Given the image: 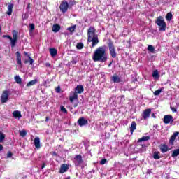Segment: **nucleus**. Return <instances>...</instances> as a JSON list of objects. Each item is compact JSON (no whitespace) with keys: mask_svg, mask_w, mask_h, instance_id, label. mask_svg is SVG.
Listing matches in <instances>:
<instances>
[{"mask_svg":"<svg viewBox=\"0 0 179 179\" xmlns=\"http://www.w3.org/2000/svg\"><path fill=\"white\" fill-rule=\"evenodd\" d=\"M5 139V134L0 133V142H2Z\"/></svg>","mask_w":179,"mask_h":179,"instance_id":"obj_42","label":"nucleus"},{"mask_svg":"<svg viewBox=\"0 0 179 179\" xmlns=\"http://www.w3.org/2000/svg\"><path fill=\"white\" fill-rule=\"evenodd\" d=\"M159 149L162 153H166V152H169V146L166 144L161 145L159 146Z\"/></svg>","mask_w":179,"mask_h":179,"instance_id":"obj_20","label":"nucleus"},{"mask_svg":"<svg viewBox=\"0 0 179 179\" xmlns=\"http://www.w3.org/2000/svg\"><path fill=\"white\" fill-rule=\"evenodd\" d=\"M112 80L114 83H120V82H121V78L117 75H115L112 77Z\"/></svg>","mask_w":179,"mask_h":179,"instance_id":"obj_23","label":"nucleus"},{"mask_svg":"<svg viewBox=\"0 0 179 179\" xmlns=\"http://www.w3.org/2000/svg\"><path fill=\"white\" fill-rule=\"evenodd\" d=\"M12 152L10 151H9L8 153H7V157L8 158H10L12 157Z\"/></svg>","mask_w":179,"mask_h":179,"instance_id":"obj_45","label":"nucleus"},{"mask_svg":"<svg viewBox=\"0 0 179 179\" xmlns=\"http://www.w3.org/2000/svg\"><path fill=\"white\" fill-rule=\"evenodd\" d=\"M34 145L36 149H40L41 148V145H40V138L36 137L34 139Z\"/></svg>","mask_w":179,"mask_h":179,"instance_id":"obj_17","label":"nucleus"},{"mask_svg":"<svg viewBox=\"0 0 179 179\" xmlns=\"http://www.w3.org/2000/svg\"><path fill=\"white\" fill-rule=\"evenodd\" d=\"M15 80L17 83L20 84L22 83V78L19 76H16L15 77Z\"/></svg>","mask_w":179,"mask_h":179,"instance_id":"obj_36","label":"nucleus"},{"mask_svg":"<svg viewBox=\"0 0 179 179\" xmlns=\"http://www.w3.org/2000/svg\"><path fill=\"white\" fill-rule=\"evenodd\" d=\"M135 129H136V122H135V121H133L130 127V131L131 135L132 134H134V131H135Z\"/></svg>","mask_w":179,"mask_h":179,"instance_id":"obj_22","label":"nucleus"},{"mask_svg":"<svg viewBox=\"0 0 179 179\" xmlns=\"http://www.w3.org/2000/svg\"><path fill=\"white\" fill-rule=\"evenodd\" d=\"M106 163H107V159H102L100 162L99 164H101V166H103V164H106Z\"/></svg>","mask_w":179,"mask_h":179,"instance_id":"obj_40","label":"nucleus"},{"mask_svg":"<svg viewBox=\"0 0 179 179\" xmlns=\"http://www.w3.org/2000/svg\"><path fill=\"white\" fill-rule=\"evenodd\" d=\"M179 155V148L174 150L172 153V157H177Z\"/></svg>","mask_w":179,"mask_h":179,"instance_id":"obj_31","label":"nucleus"},{"mask_svg":"<svg viewBox=\"0 0 179 179\" xmlns=\"http://www.w3.org/2000/svg\"><path fill=\"white\" fill-rule=\"evenodd\" d=\"M20 136H23V130L20 131Z\"/></svg>","mask_w":179,"mask_h":179,"instance_id":"obj_51","label":"nucleus"},{"mask_svg":"<svg viewBox=\"0 0 179 179\" xmlns=\"http://www.w3.org/2000/svg\"><path fill=\"white\" fill-rule=\"evenodd\" d=\"M151 117H152V118H156V115H155V113H152V115H151Z\"/></svg>","mask_w":179,"mask_h":179,"instance_id":"obj_55","label":"nucleus"},{"mask_svg":"<svg viewBox=\"0 0 179 179\" xmlns=\"http://www.w3.org/2000/svg\"><path fill=\"white\" fill-rule=\"evenodd\" d=\"M149 139H150V137L149 136H143L142 138L138 139V142H146V141H149Z\"/></svg>","mask_w":179,"mask_h":179,"instance_id":"obj_29","label":"nucleus"},{"mask_svg":"<svg viewBox=\"0 0 179 179\" xmlns=\"http://www.w3.org/2000/svg\"><path fill=\"white\" fill-rule=\"evenodd\" d=\"M69 8V4L68 1H62L59 6L60 12L62 13H66L68 12V9Z\"/></svg>","mask_w":179,"mask_h":179,"instance_id":"obj_6","label":"nucleus"},{"mask_svg":"<svg viewBox=\"0 0 179 179\" xmlns=\"http://www.w3.org/2000/svg\"><path fill=\"white\" fill-rule=\"evenodd\" d=\"M13 10V4L8 3L7 15H8V16H10V15H12Z\"/></svg>","mask_w":179,"mask_h":179,"instance_id":"obj_21","label":"nucleus"},{"mask_svg":"<svg viewBox=\"0 0 179 179\" xmlns=\"http://www.w3.org/2000/svg\"><path fill=\"white\" fill-rule=\"evenodd\" d=\"M155 24L159 26V31H166V27H167V24L164 22V18L163 16H159L155 20Z\"/></svg>","mask_w":179,"mask_h":179,"instance_id":"obj_2","label":"nucleus"},{"mask_svg":"<svg viewBox=\"0 0 179 179\" xmlns=\"http://www.w3.org/2000/svg\"><path fill=\"white\" fill-rule=\"evenodd\" d=\"M67 30H69L70 33H73L75 30H76V25H73L70 27H68Z\"/></svg>","mask_w":179,"mask_h":179,"instance_id":"obj_30","label":"nucleus"},{"mask_svg":"<svg viewBox=\"0 0 179 179\" xmlns=\"http://www.w3.org/2000/svg\"><path fill=\"white\" fill-rule=\"evenodd\" d=\"M1 33H2V28L0 26V34H1Z\"/></svg>","mask_w":179,"mask_h":179,"instance_id":"obj_58","label":"nucleus"},{"mask_svg":"<svg viewBox=\"0 0 179 179\" xmlns=\"http://www.w3.org/2000/svg\"><path fill=\"white\" fill-rule=\"evenodd\" d=\"M8 100H9V91L6 90V91H3L1 94V101L2 103H7Z\"/></svg>","mask_w":179,"mask_h":179,"instance_id":"obj_7","label":"nucleus"},{"mask_svg":"<svg viewBox=\"0 0 179 179\" xmlns=\"http://www.w3.org/2000/svg\"><path fill=\"white\" fill-rule=\"evenodd\" d=\"M52 30L54 33H58L61 30V25L55 24L52 27Z\"/></svg>","mask_w":179,"mask_h":179,"instance_id":"obj_19","label":"nucleus"},{"mask_svg":"<svg viewBox=\"0 0 179 179\" xmlns=\"http://www.w3.org/2000/svg\"><path fill=\"white\" fill-rule=\"evenodd\" d=\"M132 1H135V0H132Z\"/></svg>","mask_w":179,"mask_h":179,"instance_id":"obj_60","label":"nucleus"},{"mask_svg":"<svg viewBox=\"0 0 179 179\" xmlns=\"http://www.w3.org/2000/svg\"><path fill=\"white\" fill-rule=\"evenodd\" d=\"M152 77L155 79H159V71L157 70H155L152 73Z\"/></svg>","mask_w":179,"mask_h":179,"instance_id":"obj_33","label":"nucleus"},{"mask_svg":"<svg viewBox=\"0 0 179 179\" xmlns=\"http://www.w3.org/2000/svg\"><path fill=\"white\" fill-rule=\"evenodd\" d=\"M173 121H174V119H173L171 115H166L164 117V124H170L171 122H173Z\"/></svg>","mask_w":179,"mask_h":179,"instance_id":"obj_12","label":"nucleus"},{"mask_svg":"<svg viewBox=\"0 0 179 179\" xmlns=\"http://www.w3.org/2000/svg\"><path fill=\"white\" fill-rule=\"evenodd\" d=\"M27 9H30V3L27 4Z\"/></svg>","mask_w":179,"mask_h":179,"instance_id":"obj_56","label":"nucleus"},{"mask_svg":"<svg viewBox=\"0 0 179 179\" xmlns=\"http://www.w3.org/2000/svg\"><path fill=\"white\" fill-rule=\"evenodd\" d=\"M50 120H51V118H50L49 116H47V117H45V122H48V121H50Z\"/></svg>","mask_w":179,"mask_h":179,"instance_id":"obj_48","label":"nucleus"},{"mask_svg":"<svg viewBox=\"0 0 179 179\" xmlns=\"http://www.w3.org/2000/svg\"><path fill=\"white\" fill-rule=\"evenodd\" d=\"M153 159H155V160H159V159H160V152H154Z\"/></svg>","mask_w":179,"mask_h":179,"instance_id":"obj_28","label":"nucleus"},{"mask_svg":"<svg viewBox=\"0 0 179 179\" xmlns=\"http://www.w3.org/2000/svg\"><path fill=\"white\" fill-rule=\"evenodd\" d=\"M45 163L43 162V164L41 166V169H45Z\"/></svg>","mask_w":179,"mask_h":179,"instance_id":"obj_50","label":"nucleus"},{"mask_svg":"<svg viewBox=\"0 0 179 179\" xmlns=\"http://www.w3.org/2000/svg\"><path fill=\"white\" fill-rule=\"evenodd\" d=\"M60 110L62 113H64V114H68V110H66V108H65L64 106H60Z\"/></svg>","mask_w":179,"mask_h":179,"instance_id":"obj_37","label":"nucleus"},{"mask_svg":"<svg viewBox=\"0 0 179 179\" xmlns=\"http://www.w3.org/2000/svg\"><path fill=\"white\" fill-rule=\"evenodd\" d=\"M50 155H52V156H58V154L55 151L50 152Z\"/></svg>","mask_w":179,"mask_h":179,"instance_id":"obj_46","label":"nucleus"},{"mask_svg":"<svg viewBox=\"0 0 179 179\" xmlns=\"http://www.w3.org/2000/svg\"><path fill=\"white\" fill-rule=\"evenodd\" d=\"M92 59L94 62H106L108 59L106 52V45L100 46L95 50Z\"/></svg>","mask_w":179,"mask_h":179,"instance_id":"obj_1","label":"nucleus"},{"mask_svg":"<svg viewBox=\"0 0 179 179\" xmlns=\"http://www.w3.org/2000/svg\"><path fill=\"white\" fill-rule=\"evenodd\" d=\"M69 3V6H73L74 5H76V1L75 0L70 1Z\"/></svg>","mask_w":179,"mask_h":179,"instance_id":"obj_41","label":"nucleus"},{"mask_svg":"<svg viewBox=\"0 0 179 179\" xmlns=\"http://www.w3.org/2000/svg\"><path fill=\"white\" fill-rule=\"evenodd\" d=\"M135 82H138V78H135L131 83H135Z\"/></svg>","mask_w":179,"mask_h":179,"instance_id":"obj_53","label":"nucleus"},{"mask_svg":"<svg viewBox=\"0 0 179 179\" xmlns=\"http://www.w3.org/2000/svg\"><path fill=\"white\" fill-rule=\"evenodd\" d=\"M162 92H163V90H162V89H159L155 91L154 96H159Z\"/></svg>","mask_w":179,"mask_h":179,"instance_id":"obj_39","label":"nucleus"},{"mask_svg":"<svg viewBox=\"0 0 179 179\" xmlns=\"http://www.w3.org/2000/svg\"><path fill=\"white\" fill-rule=\"evenodd\" d=\"M150 114H152V109L148 108L145 109L141 114V117L143 120H147L150 117Z\"/></svg>","mask_w":179,"mask_h":179,"instance_id":"obj_8","label":"nucleus"},{"mask_svg":"<svg viewBox=\"0 0 179 179\" xmlns=\"http://www.w3.org/2000/svg\"><path fill=\"white\" fill-rule=\"evenodd\" d=\"M77 122L79 127H85V125H87V124H89V122L87 120L85 119V117H80Z\"/></svg>","mask_w":179,"mask_h":179,"instance_id":"obj_13","label":"nucleus"},{"mask_svg":"<svg viewBox=\"0 0 179 179\" xmlns=\"http://www.w3.org/2000/svg\"><path fill=\"white\" fill-rule=\"evenodd\" d=\"M75 93H78V94H80L82 93H83V92L85 91V89L83 88V85H77L75 88Z\"/></svg>","mask_w":179,"mask_h":179,"instance_id":"obj_16","label":"nucleus"},{"mask_svg":"<svg viewBox=\"0 0 179 179\" xmlns=\"http://www.w3.org/2000/svg\"><path fill=\"white\" fill-rule=\"evenodd\" d=\"M69 99L71 103H73L74 100H78V92H72Z\"/></svg>","mask_w":179,"mask_h":179,"instance_id":"obj_15","label":"nucleus"},{"mask_svg":"<svg viewBox=\"0 0 179 179\" xmlns=\"http://www.w3.org/2000/svg\"><path fill=\"white\" fill-rule=\"evenodd\" d=\"M13 116L14 117V118H18V120L20 118H22V114H20V112L18 110H15L13 113Z\"/></svg>","mask_w":179,"mask_h":179,"instance_id":"obj_24","label":"nucleus"},{"mask_svg":"<svg viewBox=\"0 0 179 179\" xmlns=\"http://www.w3.org/2000/svg\"><path fill=\"white\" fill-rule=\"evenodd\" d=\"M16 55H17V64H18V65H22V58L20 57V53L19 52H17Z\"/></svg>","mask_w":179,"mask_h":179,"instance_id":"obj_26","label":"nucleus"},{"mask_svg":"<svg viewBox=\"0 0 179 179\" xmlns=\"http://www.w3.org/2000/svg\"><path fill=\"white\" fill-rule=\"evenodd\" d=\"M78 106H79V100L77 99L76 102L73 103L74 108H76V107H78Z\"/></svg>","mask_w":179,"mask_h":179,"instance_id":"obj_43","label":"nucleus"},{"mask_svg":"<svg viewBox=\"0 0 179 179\" xmlns=\"http://www.w3.org/2000/svg\"><path fill=\"white\" fill-rule=\"evenodd\" d=\"M66 179H71V176H68Z\"/></svg>","mask_w":179,"mask_h":179,"instance_id":"obj_59","label":"nucleus"},{"mask_svg":"<svg viewBox=\"0 0 179 179\" xmlns=\"http://www.w3.org/2000/svg\"><path fill=\"white\" fill-rule=\"evenodd\" d=\"M38 80L37 79L35 80H32L31 81H29L27 84V87H29L30 86H34V85H36L37 83Z\"/></svg>","mask_w":179,"mask_h":179,"instance_id":"obj_27","label":"nucleus"},{"mask_svg":"<svg viewBox=\"0 0 179 179\" xmlns=\"http://www.w3.org/2000/svg\"><path fill=\"white\" fill-rule=\"evenodd\" d=\"M56 92H57V93H59L60 92H61V87H57V88H56Z\"/></svg>","mask_w":179,"mask_h":179,"instance_id":"obj_47","label":"nucleus"},{"mask_svg":"<svg viewBox=\"0 0 179 179\" xmlns=\"http://www.w3.org/2000/svg\"><path fill=\"white\" fill-rule=\"evenodd\" d=\"M50 53L51 57H55V55H57V54H58V50H57V49H55V48H50Z\"/></svg>","mask_w":179,"mask_h":179,"instance_id":"obj_25","label":"nucleus"},{"mask_svg":"<svg viewBox=\"0 0 179 179\" xmlns=\"http://www.w3.org/2000/svg\"><path fill=\"white\" fill-rule=\"evenodd\" d=\"M36 26L34 25V24H29V33L33 32V30H34Z\"/></svg>","mask_w":179,"mask_h":179,"instance_id":"obj_38","label":"nucleus"},{"mask_svg":"<svg viewBox=\"0 0 179 179\" xmlns=\"http://www.w3.org/2000/svg\"><path fill=\"white\" fill-rule=\"evenodd\" d=\"M27 135V131L26 130H23V136H26Z\"/></svg>","mask_w":179,"mask_h":179,"instance_id":"obj_49","label":"nucleus"},{"mask_svg":"<svg viewBox=\"0 0 179 179\" xmlns=\"http://www.w3.org/2000/svg\"><path fill=\"white\" fill-rule=\"evenodd\" d=\"M166 19L168 22H170V20L173 19V14H171V13H168L166 15Z\"/></svg>","mask_w":179,"mask_h":179,"instance_id":"obj_32","label":"nucleus"},{"mask_svg":"<svg viewBox=\"0 0 179 179\" xmlns=\"http://www.w3.org/2000/svg\"><path fill=\"white\" fill-rule=\"evenodd\" d=\"M24 55L25 57H27V58L24 59V64H29V65H33L34 60L31 59L30 55L26 52H24Z\"/></svg>","mask_w":179,"mask_h":179,"instance_id":"obj_10","label":"nucleus"},{"mask_svg":"<svg viewBox=\"0 0 179 179\" xmlns=\"http://www.w3.org/2000/svg\"><path fill=\"white\" fill-rule=\"evenodd\" d=\"M46 66H48V68H51V64L50 63H46Z\"/></svg>","mask_w":179,"mask_h":179,"instance_id":"obj_52","label":"nucleus"},{"mask_svg":"<svg viewBox=\"0 0 179 179\" xmlns=\"http://www.w3.org/2000/svg\"><path fill=\"white\" fill-rule=\"evenodd\" d=\"M179 132L176 131L173 134V135L171 136L169 139V145H174V141H176V138L178 136Z\"/></svg>","mask_w":179,"mask_h":179,"instance_id":"obj_14","label":"nucleus"},{"mask_svg":"<svg viewBox=\"0 0 179 179\" xmlns=\"http://www.w3.org/2000/svg\"><path fill=\"white\" fill-rule=\"evenodd\" d=\"M87 40H90V38H93L94 37H97L99 35L96 34V28L94 27H90L87 30Z\"/></svg>","mask_w":179,"mask_h":179,"instance_id":"obj_5","label":"nucleus"},{"mask_svg":"<svg viewBox=\"0 0 179 179\" xmlns=\"http://www.w3.org/2000/svg\"><path fill=\"white\" fill-rule=\"evenodd\" d=\"M88 43H92V47H96L100 41H99V36H95L94 38H91L90 39H87Z\"/></svg>","mask_w":179,"mask_h":179,"instance_id":"obj_9","label":"nucleus"},{"mask_svg":"<svg viewBox=\"0 0 179 179\" xmlns=\"http://www.w3.org/2000/svg\"><path fill=\"white\" fill-rule=\"evenodd\" d=\"M113 64V62H110L108 65V68H110V66H111V64Z\"/></svg>","mask_w":179,"mask_h":179,"instance_id":"obj_57","label":"nucleus"},{"mask_svg":"<svg viewBox=\"0 0 179 179\" xmlns=\"http://www.w3.org/2000/svg\"><path fill=\"white\" fill-rule=\"evenodd\" d=\"M74 160L78 163V164H82L83 163V159H82L81 155H77L74 157Z\"/></svg>","mask_w":179,"mask_h":179,"instance_id":"obj_18","label":"nucleus"},{"mask_svg":"<svg viewBox=\"0 0 179 179\" xmlns=\"http://www.w3.org/2000/svg\"><path fill=\"white\" fill-rule=\"evenodd\" d=\"M107 45L109 48L110 57H112V58H116L117 52H115V46H114V43L113 42V41L111 39H109Z\"/></svg>","mask_w":179,"mask_h":179,"instance_id":"obj_4","label":"nucleus"},{"mask_svg":"<svg viewBox=\"0 0 179 179\" xmlns=\"http://www.w3.org/2000/svg\"><path fill=\"white\" fill-rule=\"evenodd\" d=\"M3 38H8L10 41V45L12 48L16 45V43L17 42V31H13V37L9 35H3Z\"/></svg>","mask_w":179,"mask_h":179,"instance_id":"obj_3","label":"nucleus"},{"mask_svg":"<svg viewBox=\"0 0 179 179\" xmlns=\"http://www.w3.org/2000/svg\"><path fill=\"white\" fill-rule=\"evenodd\" d=\"M69 170V165L67 164H63L61 165L59 169L60 174H64V173H66Z\"/></svg>","mask_w":179,"mask_h":179,"instance_id":"obj_11","label":"nucleus"},{"mask_svg":"<svg viewBox=\"0 0 179 179\" xmlns=\"http://www.w3.org/2000/svg\"><path fill=\"white\" fill-rule=\"evenodd\" d=\"M83 47H85V45H83V43H77V45H76L77 50H82Z\"/></svg>","mask_w":179,"mask_h":179,"instance_id":"obj_35","label":"nucleus"},{"mask_svg":"<svg viewBox=\"0 0 179 179\" xmlns=\"http://www.w3.org/2000/svg\"><path fill=\"white\" fill-rule=\"evenodd\" d=\"M3 150V147L2 146V145L0 144V152L2 151Z\"/></svg>","mask_w":179,"mask_h":179,"instance_id":"obj_54","label":"nucleus"},{"mask_svg":"<svg viewBox=\"0 0 179 179\" xmlns=\"http://www.w3.org/2000/svg\"><path fill=\"white\" fill-rule=\"evenodd\" d=\"M171 110L173 113H177V108L171 106Z\"/></svg>","mask_w":179,"mask_h":179,"instance_id":"obj_44","label":"nucleus"},{"mask_svg":"<svg viewBox=\"0 0 179 179\" xmlns=\"http://www.w3.org/2000/svg\"><path fill=\"white\" fill-rule=\"evenodd\" d=\"M148 51H150V52L155 54V47H153V45H149L148 46Z\"/></svg>","mask_w":179,"mask_h":179,"instance_id":"obj_34","label":"nucleus"}]
</instances>
